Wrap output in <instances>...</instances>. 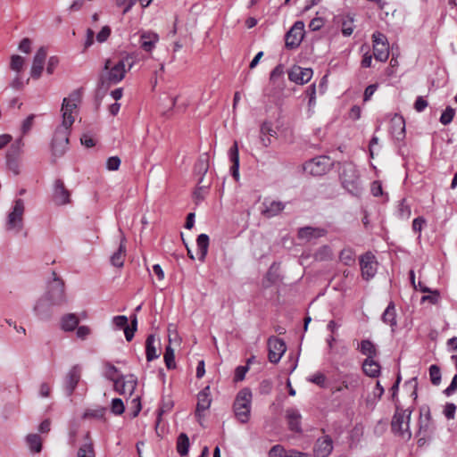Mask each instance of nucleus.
Listing matches in <instances>:
<instances>
[{"mask_svg":"<svg viewBox=\"0 0 457 457\" xmlns=\"http://www.w3.org/2000/svg\"><path fill=\"white\" fill-rule=\"evenodd\" d=\"M52 277L53 279L48 284L46 298L39 300L34 307V311L40 318H43L46 313V301L50 305H62L67 302L63 280L58 277L54 270L52 271Z\"/></svg>","mask_w":457,"mask_h":457,"instance_id":"1","label":"nucleus"},{"mask_svg":"<svg viewBox=\"0 0 457 457\" xmlns=\"http://www.w3.org/2000/svg\"><path fill=\"white\" fill-rule=\"evenodd\" d=\"M134 63V57L131 54H127L117 62L106 59L104 67V73L101 77L102 84L114 85L120 82Z\"/></svg>","mask_w":457,"mask_h":457,"instance_id":"2","label":"nucleus"},{"mask_svg":"<svg viewBox=\"0 0 457 457\" xmlns=\"http://www.w3.org/2000/svg\"><path fill=\"white\" fill-rule=\"evenodd\" d=\"M411 413L412 410L410 407L403 409L399 404L395 403V412L391 421L393 432L407 440L411 436V433L410 431V420Z\"/></svg>","mask_w":457,"mask_h":457,"instance_id":"3","label":"nucleus"},{"mask_svg":"<svg viewBox=\"0 0 457 457\" xmlns=\"http://www.w3.org/2000/svg\"><path fill=\"white\" fill-rule=\"evenodd\" d=\"M252 392L248 388L240 390L234 402L233 410L236 419L241 423H246L251 416Z\"/></svg>","mask_w":457,"mask_h":457,"instance_id":"4","label":"nucleus"},{"mask_svg":"<svg viewBox=\"0 0 457 457\" xmlns=\"http://www.w3.org/2000/svg\"><path fill=\"white\" fill-rule=\"evenodd\" d=\"M81 100V90L72 91L68 97L63 98L62 104V126L71 128L74 123L73 112L76 111L79 103Z\"/></svg>","mask_w":457,"mask_h":457,"instance_id":"5","label":"nucleus"},{"mask_svg":"<svg viewBox=\"0 0 457 457\" xmlns=\"http://www.w3.org/2000/svg\"><path fill=\"white\" fill-rule=\"evenodd\" d=\"M340 179L344 187L353 195H359L361 191L359 175L353 163H345L341 167Z\"/></svg>","mask_w":457,"mask_h":457,"instance_id":"6","label":"nucleus"},{"mask_svg":"<svg viewBox=\"0 0 457 457\" xmlns=\"http://www.w3.org/2000/svg\"><path fill=\"white\" fill-rule=\"evenodd\" d=\"M25 205L22 199H16L12 211L7 216L5 228L8 231H13L15 234L21 232L23 228V214Z\"/></svg>","mask_w":457,"mask_h":457,"instance_id":"7","label":"nucleus"},{"mask_svg":"<svg viewBox=\"0 0 457 457\" xmlns=\"http://www.w3.org/2000/svg\"><path fill=\"white\" fill-rule=\"evenodd\" d=\"M373 56L377 61L386 62L389 57V43L387 37L381 32L372 34Z\"/></svg>","mask_w":457,"mask_h":457,"instance_id":"8","label":"nucleus"},{"mask_svg":"<svg viewBox=\"0 0 457 457\" xmlns=\"http://www.w3.org/2000/svg\"><path fill=\"white\" fill-rule=\"evenodd\" d=\"M330 166L331 162L328 157L318 156L306 162L303 165V170L311 175L321 176L328 171Z\"/></svg>","mask_w":457,"mask_h":457,"instance_id":"9","label":"nucleus"},{"mask_svg":"<svg viewBox=\"0 0 457 457\" xmlns=\"http://www.w3.org/2000/svg\"><path fill=\"white\" fill-rule=\"evenodd\" d=\"M114 390L120 395L131 396L137 386V378L133 374L120 375L114 380Z\"/></svg>","mask_w":457,"mask_h":457,"instance_id":"10","label":"nucleus"},{"mask_svg":"<svg viewBox=\"0 0 457 457\" xmlns=\"http://www.w3.org/2000/svg\"><path fill=\"white\" fill-rule=\"evenodd\" d=\"M69 129L70 128H58L54 133L52 141L53 154L60 157L64 154L67 145L69 144Z\"/></svg>","mask_w":457,"mask_h":457,"instance_id":"11","label":"nucleus"},{"mask_svg":"<svg viewBox=\"0 0 457 457\" xmlns=\"http://www.w3.org/2000/svg\"><path fill=\"white\" fill-rule=\"evenodd\" d=\"M304 36V23L296 21L286 34V47L296 48L302 42Z\"/></svg>","mask_w":457,"mask_h":457,"instance_id":"12","label":"nucleus"},{"mask_svg":"<svg viewBox=\"0 0 457 457\" xmlns=\"http://www.w3.org/2000/svg\"><path fill=\"white\" fill-rule=\"evenodd\" d=\"M360 266L361 276L366 280L372 278L377 273L378 262L376 257L370 252L361 256Z\"/></svg>","mask_w":457,"mask_h":457,"instance_id":"13","label":"nucleus"},{"mask_svg":"<svg viewBox=\"0 0 457 457\" xmlns=\"http://www.w3.org/2000/svg\"><path fill=\"white\" fill-rule=\"evenodd\" d=\"M81 378V368L79 365L72 366L63 379V388L68 396H71L76 389Z\"/></svg>","mask_w":457,"mask_h":457,"instance_id":"14","label":"nucleus"},{"mask_svg":"<svg viewBox=\"0 0 457 457\" xmlns=\"http://www.w3.org/2000/svg\"><path fill=\"white\" fill-rule=\"evenodd\" d=\"M268 350L270 361L277 363L285 353L287 346L282 339L272 337L268 340Z\"/></svg>","mask_w":457,"mask_h":457,"instance_id":"15","label":"nucleus"},{"mask_svg":"<svg viewBox=\"0 0 457 457\" xmlns=\"http://www.w3.org/2000/svg\"><path fill=\"white\" fill-rule=\"evenodd\" d=\"M212 403V399L210 397V386H205L202 391H200L197 395V404L195 411V415L198 420V422L202 424V420L204 418V411L210 408Z\"/></svg>","mask_w":457,"mask_h":457,"instance_id":"16","label":"nucleus"},{"mask_svg":"<svg viewBox=\"0 0 457 457\" xmlns=\"http://www.w3.org/2000/svg\"><path fill=\"white\" fill-rule=\"evenodd\" d=\"M313 71L311 68H303L301 66H293L288 72V78L296 84H305L312 78Z\"/></svg>","mask_w":457,"mask_h":457,"instance_id":"17","label":"nucleus"},{"mask_svg":"<svg viewBox=\"0 0 457 457\" xmlns=\"http://www.w3.org/2000/svg\"><path fill=\"white\" fill-rule=\"evenodd\" d=\"M285 209V204L270 198H265L262 203L261 213L266 218H272Z\"/></svg>","mask_w":457,"mask_h":457,"instance_id":"18","label":"nucleus"},{"mask_svg":"<svg viewBox=\"0 0 457 457\" xmlns=\"http://www.w3.org/2000/svg\"><path fill=\"white\" fill-rule=\"evenodd\" d=\"M47 51L45 46H41L36 53L31 66L30 75L33 79H37L40 78L44 70L45 62L46 59Z\"/></svg>","mask_w":457,"mask_h":457,"instance_id":"19","label":"nucleus"},{"mask_svg":"<svg viewBox=\"0 0 457 457\" xmlns=\"http://www.w3.org/2000/svg\"><path fill=\"white\" fill-rule=\"evenodd\" d=\"M333 451V440L326 435L317 439L313 453L316 457H328Z\"/></svg>","mask_w":457,"mask_h":457,"instance_id":"20","label":"nucleus"},{"mask_svg":"<svg viewBox=\"0 0 457 457\" xmlns=\"http://www.w3.org/2000/svg\"><path fill=\"white\" fill-rule=\"evenodd\" d=\"M54 201L58 205H64L71 202L70 191L60 179H56L54 184Z\"/></svg>","mask_w":457,"mask_h":457,"instance_id":"21","label":"nucleus"},{"mask_svg":"<svg viewBox=\"0 0 457 457\" xmlns=\"http://www.w3.org/2000/svg\"><path fill=\"white\" fill-rule=\"evenodd\" d=\"M390 131L392 136L398 141L405 137V121L402 116L395 114L392 117Z\"/></svg>","mask_w":457,"mask_h":457,"instance_id":"22","label":"nucleus"},{"mask_svg":"<svg viewBox=\"0 0 457 457\" xmlns=\"http://www.w3.org/2000/svg\"><path fill=\"white\" fill-rule=\"evenodd\" d=\"M120 243L119 248L111 256V259H110L111 263L117 268H121L124 265V260H125V256H126V246H125L126 237L123 235V232L121 231V229H120Z\"/></svg>","mask_w":457,"mask_h":457,"instance_id":"23","label":"nucleus"},{"mask_svg":"<svg viewBox=\"0 0 457 457\" xmlns=\"http://www.w3.org/2000/svg\"><path fill=\"white\" fill-rule=\"evenodd\" d=\"M159 40V37L154 32H143L140 35L139 46L145 52H152L155 47L156 43Z\"/></svg>","mask_w":457,"mask_h":457,"instance_id":"24","label":"nucleus"},{"mask_svg":"<svg viewBox=\"0 0 457 457\" xmlns=\"http://www.w3.org/2000/svg\"><path fill=\"white\" fill-rule=\"evenodd\" d=\"M384 394V387L381 386L379 381H377L375 387L372 392L369 393L364 399L365 405L367 408L373 410L377 403L380 400Z\"/></svg>","mask_w":457,"mask_h":457,"instance_id":"25","label":"nucleus"},{"mask_svg":"<svg viewBox=\"0 0 457 457\" xmlns=\"http://www.w3.org/2000/svg\"><path fill=\"white\" fill-rule=\"evenodd\" d=\"M326 230L320 228L304 227L299 229L298 237L303 240H312L326 235Z\"/></svg>","mask_w":457,"mask_h":457,"instance_id":"26","label":"nucleus"},{"mask_svg":"<svg viewBox=\"0 0 457 457\" xmlns=\"http://www.w3.org/2000/svg\"><path fill=\"white\" fill-rule=\"evenodd\" d=\"M208 170L209 155L207 154H203L200 155L194 167V174L195 176V179H204V175L206 174Z\"/></svg>","mask_w":457,"mask_h":457,"instance_id":"27","label":"nucleus"},{"mask_svg":"<svg viewBox=\"0 0 457 457\" xmlns=\"http://www.w3.org/2000/svg\"><path fill=\"white\" fill-rule=\"evenodd\" d=\"M79 319L75 313H67L61 318L60 326L65 332L73 331L79 325Z\"/></svg>","mask_w":457,"mask_h":457,"instance_id":"28","label":"nucleus"},{"mask_svg":"<svg viewBox=\"0 0 457 457\" xmlns=\"http://www.w3.org/2000/svg\"><path fill=\"white\" fill-rule=\"evenodd\" d=\"M197 187L195 190L193 195L195 204L203 201L209 192L210 180H206L204 178L196 179Z\"/></svg>","mask_w":457,"mask_h":457,"instance_id":"29","label":"nucleus"},{"mask_svg":"<svg viewBox=\"0 0 457 457\" xmlns=\"http://www.w3.org/2000/svg\"><path fill=\"white\" fill-rule=\"evenodd\" d=\"M362 370L370 378H377L380 374V365L374 358H366L362 363Z\"/></svg>","mask_w":457,"mask_h":457,"instance_id":"30","label":"nucleus"},{"mask_svg":"<svg viewBox=\"0 0 457 457\" xmlns=\"http://www.w3.org/2000/svg\"><path fill=\"white\" fill-rule=\"evenodd\" d=\"M86 442L79 448L77 456L78 457H95L96 453L94 450V445L90 438V435L87 432L85 436Z\"/></svg>","mask_w":457,"mask_h":457,"instance_id":"31","label":"nucleus"},{"mask_svg":"<svg viewBox=\"0 0 457 457\" xmlns=\"http://www.w3.org/2000/svg\"><path fill=\"white\" fill-rule=\"evenodd\" d=\"M289 428L295 432H301V415L296 410H288L287 411Z\"/></svg>","mask_w":457,"mask_h":457,"instance_id":"32","label":"nucleus"},{"mask_svg":"<svg viewBox=\"0 0 457 457\" xmlns=\"http://www.w3.org/2000/svg\"><path fill=\"white\" fill-rule=\"evenodd\" d=\"M155 337L149 335L145 340V356L147 361H152L159 357L156 347L154 345Z\"/></svg>","mask_w":457,"mask_h":457,"instance_id":"33","label":"nucleus"},{"mask_svg":"<svg viewBox=\"0 0 457 457\" xmlns=\"http://www.w3.org/2000/svg\"><path fill=\"white\" fill-rule=\"evenodd\" d=\"M357 349L367 358H375L378 353L376 345L368 339L362 340Z\"/></svg>","mask_w":457,"mask_h":457,"instance_id":"34","label":"nucleus"},{"mask_svg":"<svg viewBox=\"0 0 457 457\" xmlns=\"http://www.w3.org/2000/svg\"><path fill=\"white\" fill-rule=\"evenodd\" d=\"M196 245L198 248V259L203 262L207 254L209 237L206 234L199 235L196 239Z\"/></svg>","mask_w":457,"mask_h":457,"instance_id":"35","label":"nucleus"},{"mask_svg":"<svg viewBox=\"0 0 457 457\" xmlns=\"http://www.w3.org/2000/svg\"><path fill=\"white\" fill-rule=\"evenodd\" d=\"M23 145H24V143H23L21 137L17 139L15 142H13L6 153V159H19L20 160L21 154L22 153Z\"/></svg>","mask_w":457,"mask_h":457,"instance_id":"36","label":"nucleus"},{"mask_svg":"<svg viewBox=\"0 0 457 457\" xmlns=\"http://www.w3.org/2000/svg\"><path fill=\"white\" fill-rule=\"evenodd\" d=\"M23 145H24V143H23L21 137L17 139L15 142H13L6 153V159H19L20 160L21 154L22 153Z\"/></svg>","mask_w":457,"mask_h":457,"instance_id":"37","label":"nucleus"},{"mask_svg":"<svg viewBox=\"0 0 457 457\" xmlns=\"http://www.w3.org/2000/svg\"><path fill=\"white\" fill-rule=\"evenodd\" d=\"M262 141L265 146L270 144V137H274L277 135L276 130L272 128L271 123L264 122L261 127Z\"/></svg>","mask_w":457,"mask_h":457,"instance_id":"38","label":"nucleus"},{"mask_svg":"<svg viewBox=\"0 0 457 457\" xmlns=\"http://www.w3.org/2000/svg\"><path fill=\"white\" fill-rule=\"evenodd\" d=\"M189 438L186 433H180L177 438V451L180 456H186L189 449Z\"/></svg>","mask_w":457,"mask_h":457,"instance_id":"39","label":"nucleus"},{"mask_svg":"<svg viewBox=\"0 0 457 457\" xmlns=\"http://www.w3.org/2000/svg\"><path fill=\"white\" fill-rule=\"evenodd\" d=\"M26 442L32 453H40L42 450V439L37 434H29L26 436Z\"/></svg>","mask_w":457,"mask_h":457,"instance_id":"40","label":"nucleus"},{"mask_svg":"<svg viewBox=\"0 0 457 457\" xmlns=\"http://www.w3.org/2000/svg\"><path fill=\"white\" fill-rule=\"evenodd\" d=\"M382 320L385 323L389 324L390 326H395L396 324L395 306L392 303H390L385 310Z\"/></svg>","mask_w":457,"mask_h":457,"instance_id":"41","label":"nucleus"},{"mask_svg":"<svg viewBox=\"0 0 457 457\" xmlns=\"http://www.w3.org/2000/svg\"><path fill=\"white\" fill-rule=\"evenodd\" d=\"M163 358L168 370H173L176 368L174 350L170 345L166 346Z\"/></svg>","mask_w":457,"mask_h":457,"instance_id":"42","label":"nucleus"},{"mask_svg":"<svg viewBox=\"0 0 457 457\" xmlns=\"http://www.w3.org/2000/svg\"><path fill=\"white\" fill-rule=\"evenodd\" d=\"M253 359V358H249L247 360V363L245 365L238 366L235 370V375H234V381L235 382H239V381L244 380L246 372L249 370V364L252 362Z\"/></svg>","mask_w":457,"mask_h":457,"instance_id":"43","label":"nucleus"},{"mask_svg":"<svg viewBox=\"0 0 457 457\" xmlns=\"http://www.w3.org/2000/svg\"><path fill=\"white\" fill-rule=\"evenodd\" d=\"M354 29L353 18L346 16L342 21V33L345 37H349L353 34Z\"/></svg>","mask_w":457,"mask_h":457,"instance_id":"44","label":"nucleus"},{"mask_svg":"<svg viewBox=\"0 0 457 457\" xmlns=\"http://www.w3.org/2000/svg\"><path fill=\"white\" fill-rule=\"evenodd\" d=\"M340 261L345 265H352L355 262L354 253L352 249H343L339 255Z\"/></svg>","mask_w":457,"mask_h":457,"instance_id":"45","label":"nucleus"},{"mask_svg":"<svg viewBox=\"0 0 457 457\" xmlns=\"http://www.w3.org/2000/svg\"><path fill=\"white\" fill-rule=\"evenodd\" d=\"M137 316L134 315L131 317V326H126L124 328V334L127 341H131L134 337V334L137 331Z\"/></svg>","mask_w":457,"mask_h":457,"instance_id":"46","label":"nucleus"},{"mask_svg":"<svg viewBox=\"0 0 457 457\" xmlns=\"http://www.w3.org/2000/svg\"><path fill=\"white\" fill-rule=\"evenodd\" d=\"M24 58L18 54H13L11 57L10 68L16 71L20 72L24 65Z\"/></svg>","mask_w":457,"mask_h":457,"instance_id":"47","label":"nucleus"},{"mask_svg":"<svg viewBox=\"0 0 457 457\" xmlns=\"http://www.w3.org/2000/svg\"><path fill=\"white\" fill-rule=\"evenodd\" d=\"M232 162H233L232 176L235 179V180L238 181L239 180V171H238V169H239V156H238V150H237V143H235V152H234L233 156H232Z\"/></svg>","mask_w":457,"mask_h":457,"instance_id":"48","label":"nucleus"},{"mask_svg":"<svg viewBox=\"0 0 457 457\" xmlns=\"http://www.w3.org/2000/svg\"><path fill=\"white\" fill-rule=\"evenodd\" d=\"M454 115H455V110L453 108L448 106L441 114L440 122L443 125H448L453 121Z\"/></svg>","mask_w":457,"mask_h":457,"instance_id":"49","label":"nucleus"},{"mask_svg":"<svg viewBox=\"0 0 457 457\" xmlns=\"http://www.w3.org/2000/svg\"><path fill=\"white\" fill-rule=\"evenodd\" d=\"M284 76V66L282 64L277 65L271 71L270 81L273 84L282 79Z\"/></svg>","mask_w":457,"mask_h":457,"instance_id":"50","label":"nucleus"},{"mask_svg":"<svg viewBox=\"0 0 457 457\" xmlns=\"http://www.w3.org/2000/svg\"><path fill=\"white\" fill-rule=\"evenodd\" d=\"M125 411V406L120 398H114L112 401L111 411L115 415H121Z\"/></svg>","mask_w":457,"mask_h":457,"instance_id":"51","label":"nucleus"},{"mask_svg":"<svg viewBox=\"0 0 457 457\" xmlns=\"http://www.w3.org/2000/svg\"><path fill=\"white\" fill-rule=\"evenodd\" d=\"M429 377L432 384L439 385L441 381V372L440 369L436 365H431L429 368Z\"/></svg>","mask_w":457,"mask_h":457,"instance_id":"52","label":"nucleus"},{"mask_svg":"<svg viewBox=\"0 0 457 457\" xmlns=\"http://www.w3.org/2000/svg\"><path fill=\"white\" fill-rule=\"evenodd\" d=\"M399 215L401 218L403 219H409L411 217V207L406 204L405 203V200H402L400 204H399Z\"/></svg>","mask_w":457,"mask_h":457,"instance_id":"53","label":"nucleus"},{"mask_svg":"<svg viewBox=\"0 0 457 457\" xmlns=\"http://www.w3.org/2000/svg\"><path fill=\"white\" fill-rule=\"evenodd\" d=\"M332 255L333 253L330 247L325 245L318 251V253H316V258L322 261L331 259Z\"/></svg>","mask_w":457,"mask_h":457,"instance_id":"54","label":"nucleus"},{"mask_svg":"<svg viewBox=\"0 0 457 457\" xmlns=\"http://www.w3.org/2000/svg\"><path fill=\"white\" fill-rule=\"evenodd\" d=\"M131 418H136L139 412L141 411L142 405L140 401V396H137L131 400Z\"/></svg>","mask_w":457,"mask_h":457,"instance_id":"55","label":"nucleus"},{"mask_svg":"<svg viewBox=\"0 0 457 457\" xmlns=\"http://www.w3.org/2000/svg\"><path fill=\"white\" fill-rule=\"evenodd\" d=\"M111 35V28L109 26H104L102 29L96 35V40L99 43L105 42Z\"/></svg>","mask_w":457,"mask_h":457,"instance_id":"56","label":"nucleus"},{"mask_svg":"<svg viewBox=\"0 0 457 457\" xmlns=\"http://www.w3.org/2000/svg\"><path fill=\"white\" fill-rule=\"evenodd\" d=\"M120 165V159L118 156L109 157L106 161V168L109 170H117Z\"/></svg>","mask_w":457,"mask_h":457,"instance_id":"57","label":"nucleus"},{"mask_svg":"<svg viewBox=\"0 0 457 457\" xmlns=\"http://www.w3.org/2000/svg\"><path fill=\"white\" fill-rule=\"evenodd\" d=\"M137 0H115L116 4L120 7H124L123 14L127 13L133 5L137 3Z\"/></svg>","mask_w":457,"mask_h":457,"instance_id":"58","label":"nucleus"},{"mask_svg":"<svg viewBox=\"0 0 457 457\" xmlns=\"http://www.w3.org/2000/svg\"><path fill=\"white\" fill-rule=\"evenodd\" d=\"M6 166L14 175L20 174L19 159H6Z\"/></svg>","mask_w":457,"mask_h":457,"instance_id":"59","label":"nucleus"},{"mask_svg":"<svg viewBox=\"0 0 457 457\" xmlns=\"http://www.w3.org/2000/svg\"><path fill=\"white\" fill-rule=\"evenodd\" d=\"M34 118H35V115L30 114L24 120L22 126H21V131H22L23 135L29 133V131L31 129V128L33 126Z\"/></svg>","mask_w":457,"mask_h":457,"instance_id":"60","label":"nucleus"},{"mask_svg":"<svg viewBox=\"0 0 457 457\" xmlns=\"http://www.w3.org/2000/svg\"><path fill=\"white\" fill-rule=\"evenodd\" d=\"M269 457H287L285 449L281 445H274L269 452Z\"/></svg>","mask_w":457,"mask_h":457,"instance_id":"61","label":"nucleus"},{"mask_svg":"<svg viewBox=\"0 0 457 457\" xmlns=\"http://www.w3.org/2000/svg\"><path fill=\"white\" fill-rule=\"evenodd\" d=\"M309 381L321 386V387H324L325 386V382H326V377L324 374L320 373V372H318L316 374H314L313 376H312L310 378H309Z\"/></svg>","mask_w":457,"mask_h":457,"instance_id":"62","label":"nucleus"},{"mask_svg":"<svg viewBox=\"0 0 457 457\" xmlns=\"http://www.w3.org/2000/svg\"><path fill=\"white\" fill-rule=\"evenodd\" d=\"M112 323L118 328H125L128 325V318L124 315H119L115 316L112 319Z\"/></svg>","mask_w":457,"mask_h":457,"instance_id":"63","label":"nucleus"},{"mask_svg":"<svg viewBox=\"0 0 457 457\" xmlns=\"http://www.w3.org/2000/svg\"><path fill=\"white\" fill-rule=\"evenodd\" d=\"M456 411V406L454 403H446L444 409V414L448 420H453L454 418Z\"/></svg>","mask_w":457,"mask_h":457,"instance_id":"64","label":"nucleus"}]
</instances>
